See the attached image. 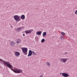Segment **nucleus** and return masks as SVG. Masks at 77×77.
<instances>
[{"label": "nucleus", "mask_w": 77, "mask_h": 77, "mask_svg": "<svg viewBox=\"0 0 77 77\" xmlns=\"http://www.w3.org/2000/svg\"><path fill=\"white\" fill-rule=\"evenodd\" d=\"M0 61L4 63V66H7L9 68H10L15 73H16L17 74H19V73H21L23 72V70L20 69H18L17 68L15 69V70H14L13 69V66L9 62L3 60L2 59L0 58Z\"/></svg>", "instance_id": "obj_1"}, {"label": "nucleus", "mask_w": 77, "mask_h": 77, "mask_svg": "<svg viewBox=\"0 0 77 77\" xmlns=\"http://www.w3.org/2000/svg\"><path fill=\"white\" fill-rule=\"evenodd\" d=\"M20 17V16H18V15H15L14 17V18L15 21H21V19Z\"/></svg>", "instance_id": "obj_2"}, {"label": "nucleus", "mask_w": 77, "mask_h": 77, "mask_svg": "<svg viewBox=\"0 0 77 77\" xmlns=\"http://www.w3.org/2000/svg\"><path fill=\"white\" fill-rule=\"evenodd\" d=\"M22 50L24 54L26 55L27 54V48H22Z\"/></svg>", "instance_id": "obj_3"}, {"label": "nucleus", "mask_w": 77, "mask_h": 77, "mask_svg": "<svg viewBox=\"0 0 77 77\" xmlns=\"http://www.w3.org/2000/svg\"><path fill=\"white\" fill-rule=\"evenodd\" d=\"M68 60V59L67 58H62L60 60V61L62 62L63 63H65L66 61Z\"/></svg>", "instance_id": "obj_4"}, {"label": "nucleus", "mask_w": 77, "mask_h": 77, "mask_svg": "<svg viewBox=\"0 0 77 77\" xmlns=\"http://www.w3.org/2000/svg\"><path fill=\"white\" fill-rule=\"evenodd\" d=\"M62 75L63 77H68L69 76V75L66 73H62Z\"/></svg>", "instance_id": "obj_5"}, {"label": "nucleus", "mask_w": 77, "mask_h": 77, "mask_svg": "<svg viewBox=\"0 0 77 77\" xmlns=\"http://www.w3.org/2000/svg\"><path fill=\"white\" fill-rule=\"evenodd\" d=\"M32 55V51L31 50H29V54L28 55V57L29 56H31Z\"/></svg>", "instance_id": "obj_6"}, {"label": "nucleus", "mask_w": 77, "mask_h": 77, "mask_svg": "<svg viewBox=\"0 0 77 77\" xmlns=\"http://www.w3.org/2000/svg\"><path fill=\"white\" fill-rule=\"evenodd\" d=\"M15 55L16 56H17V57L19 56L20 55V52L16 51L15 52Z\"/></svg>", "instance_id": "obj_7"}, {"label": "nucleus", "mask_w": 77, "mask_h": 77, "mask_svg": "<svg viewBox=\"0 0 77 77\" xmlns=\"http://www.w3.org/2000/svg\"><path fill=\"white\" fill-rule=\"evenodd\" d=\"M42 32L41 31H38L36 32V34H37V35H38V36H39V35H41Z\"/></svg>", "instance_id": "obj_8"}, {"label": "nucleus", "mask_w": 77, "mask_h": 77, "mask_svg": "<svg viewBox=\"0 0 77 77\" xmlns=\"http://www.w3.org/2000/svg\"><path fill=\"white\" fill-rule=\"evenodd\" d=\"M24 32L26 33V34H28V33H30L32 32V31L30 30H29L25 31Z\"/></svg>", "instance_id": "obj_9"}, {"label": "nucleus", "mask_w": 77, "mask_h": 77, "mask_svg": "<svg viewBox=\"0 0 77 77\" xmlns=\"http://www.w3.org/2000/svg\"><path fill=\"white\" fill-rule=\"evenodd\" d=\"M21 28H22L21 27H20L19 28H18L16 29V30L17 31V32H20V30H21Z\"/></svg>", "instance_id": "obj_10"}, {"label": "nucleus", "mask_w": 77, "mask_h": 77, "mask_svg": "<svg viewBox=\"0 0 77 77\" xmlns=\"http://www.w3.org/2000/svg\"><path fill=\"white\" fill-rule=\"evenodd\" d=\"M15 45V42H11L10 43V45L11 46H12L13 47V46H14Z\"/></svg>", "instance_id": "obj_11"}, {"label": "nucleus", "mask_w": 77, "mask_h": 77, "mask_svg": "<svg viewBox=\"0 0 77 77\" xmlns=\"http://www.w3.org/2000/svg\"><path fill=\"white\" fill-rule=\"evenodd\" d=\"M42 36L43 37H45L47 36V32H44L43 33Z\"/></svg>", "instance_id": "obj_12"}, {"label": "nucleus", "mask_w": 77, "mask_h": 77, "mask_svg": "<svg viewBox=\"0 0 77 77\" xmlns=\"http://www.w3.org/2000/svg\"><path fill=\"white\" fill-rule=\"evenodd\" d=\"M20 18L22 20H24L25 19V16L24 15H22L21 16Z\"/></svg>", "instance_id": "obj_13"}, {"label": "nucleus", "mask_w": 77, "mask_h": 77, "mask_svg": "<svg viewBox=\"0 0 77 77\" xmlns=\"http://www.w3.org/2000/svg\"><path fill=\"white\" fill-rule=\"evenodd\" d=\"M45 39H44V38H43L42 40H41V42H42V43H43V42H45Z\"/></svg>", "instance_id": "obj_14"}, {"label": "nucleus", "mask_w": 77, "mask_h": 77, "mask_svg": "<svg viewBox=\"0 0 77 77\" xmlns=\"http://www.w3.org/2000/svg\"><path fill=\"white\" fill-rule=\"evenodd\" d=\"M32 55H36V53H35V52L33 51H32Z\"/></svg>", "instance_id": "obj_15"}, {"label": "nucleus", "mask_w": 77, "mask_h": 77, "mask_svg": "<svg viewBox=\"0 0 77 77\" xmlns=\"http://www.w3.org/2000/svg\"><path fill=\"white\" fill-rule=\"evenodd\" d=\"M60 38L63 40L65 39V38L63 37V36L62 35L61 36Z\"/></svg>", "instance_id": "obj_16"}, {"label": "nucleus", "mask_w": 77, "mask_h": 77, "mask_svg": "<svg viewBox=\"0 0 77 77\" xmlns=\"http://www.w3.org/2000/svg\"><path fill=\"white\" fill-rule=\"evenodd\" d=\"M46 65H47V66H50V63L49 62H47Z\"/></svg>", "instance_id": "obj_17"}, {"label": "nucleus", "mask_w": 77, "mask_h": 77, "mask_svg": "<svg viewBox=\"0 0 77 77\" xmlns=\"http://www.w3.org/2000/svg\"><path fill=\"white\" fill-rule=\"evenodd\" d=\"M61 35H65V32H61Z\"/></svg>", "instance_id": "obj_18"}, {"label": "nucleus", "mask_w": 77, "mask_h": 77, "mask_svg": "<svg viewBox=\"0 0 77 77\" xmlns=\"http://www.w3.org/2000/svg\"><path fill=\"white\" fill-rule=\"evenodd\" d=\"M75 14H76V15H77V10H76L75 12Z\"/></svg>", "instance_id": "obj_19"}, {"label": "nucleus", "mask_w": 77, "mask_h": 77, "mask_svg": "<svg viewBox=\"0 0 77 77\" xmlns=\"http://www.w3.org/2000/svg\"><path fill=\"white\" fill-rule=\"evenodd\" d=\"M17 41H21V39H20V38H18L17 39Z\"/></svg>", "instance_id": "obj_20"}, {"label": "nucleus", "mask_w": 77, "mask_h": 77, "mask_svg": "<svg viewBox=\"0 0 77 77\" xmlns=\"http://www.w3.org/2000/svg\"><path fill=\"white\" fill-rule=\"evenodd\" d=\"M30 30L31 32H32V31H33V29H30Z\"/></svg>", "instance_id": "obj_21"}, {"label": "nucleus", "mask_w": 77, "mask_h": 77, "mask_svg": "<svg viewBox=\"0 0 77 77\" xmlns=\"http://www.w3.org/2000/svg\"><path fill=\"white\" fill-rule=\"evenodd\" d=\"M23 36H25V34H23Z\"/></svg>", "instance_id": "obj_22"}, {"label": "nucleus", "mask_w": 77, "mask_h": 77, "mask_svg": "<svg viewBox=\"0 0 77 77\" xmlns=\"http://www.w3.org/2000/svg\"><path fill=\"white\" fill-rule=\"evenodd\" d=\"M20 42H17V44H18V43H19Z\"/></svg>", "instance_id": "obj_23"}, {"label": "nucleus", "mask_w": 77, "mask_h": 77, "mask_svg": "<svg viewBox=\"0 0 77 77\" xmlns=\"http://www.w3.org/2000/svg\"><path fill=\"white\" fill-rule=\"evenodd\" d=\"M43 76L42 75L40 76V77H43Z\"/></svg>", "instance_id": "obj_24"}, {"label": "nucleus", "mask_w": 77, "mask_h": 77, "mask_svg": "<svg viewBox=\"0 0 77 77\" xmlns=\"http://www.w3.org/2000/svg\"><path fill=\"white\" fill-rule=\"evenodd\" d=\"M11 28H12V25H11Z\"/></svg>", "instance_id": "obj_25"}, {"label": "nucleus", "mask_w": 77, "mask_h": 77, "mask_svg": "<svg viewBox=\"0 0 77 77\" xmlns=\"http://www.w3.org/2000/svg\"><path fill=\"white\" fill-rule=\"evenodd\" d=\"M35 38H37V39H38V37H35Z\"/></svg>", "instance_id": "obj_26"}, {"label": "nucleus", "mask_w": 77, "mask_h": 77, "mask_svg": "<svg viewBox=\"0 0 77 77\" xmlns=\"http://www.w3.org/2000/svg\"><path fill=\"white\" fill-rule=\"evenodd\" d=\"M65 53L66 54H67V52H66V53Z\"/></svg>", "instance_id": "obj_27"}]
</instances>
